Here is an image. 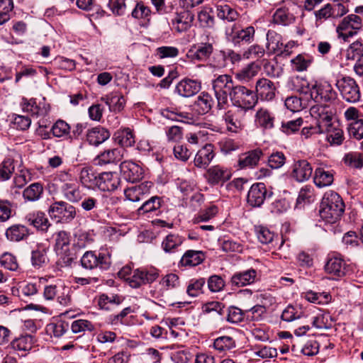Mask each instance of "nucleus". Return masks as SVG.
I'll return each instance as SVG.
<instances>
[{"label":"nucleus","mask_w":363,"mask_h":363,"mask_svg":"<svg viewBox=\"0 0 363 363\" xmlns=\"http://www.w3.org/2000/svg\"><path fill=\"white\" fill-rule=\"evenodd\" d=\"M344 210V202L338 194L333 191L325 193L319 211L320 216L323 220L328 223H336Z\"/></svg>","instance_id":"nucleus-1"},{"label":"nucleus","mask_w":363,"mask_h":363,"mask_svg":"<svg viewBox=\"0 0 363 363\" xmlns=\"http://www.w3.org/2000/svg\"><path fill=\"white\" fill-rule=\"evenodd\" d=\"M311 116L315 121L316 130L319 134L324 133L325 130L335 125L333 121V113L327 106H314L310 111Z\"/></svg>","instance_id":"nucleus-2"},{"label":"nucleus","mask_w":363,"mask_h":363,"mask_svg":"<svg viewBox=\"0 0 363 363\" xmlns=\"http://www.w3.org/2000/svg\"><path fill=\"white\" fill-rule=\"evenodd\" d=\"M362 27L361 18L356 14H350L342 19L336 28L338 37L346 40L357 33Z\"/></svg>","instance_id":"nucleus-3"},{"label":"nucleus","mask_w":363,"mask_h":363,"mask_svg":"<svg viewBox=\"0 0 363 363\" xmlns=\"http://www.w3.org/2000/svg\"><path fill=\"white\" fill-rule=\"evenodd\" d=\"M80 261L82 267L86 269L99 268L106 270L111 265L109 256L95 251L86 252Z\"/></svg>","instance_id":"nucleus-4"},{"label":"nucleus","mask_w":363,"mask_h":363,"mask_svg":"<svg viewBox=\"0 0 363 363\" xmlns=\"http://www.w3.org/2000/svg\"><path fill=\"white\" fill-rule=\"evenodd\" d=\"M49 213L57 221L69 223L74 218L76 209L73 206L65 201H57L50 206Z\"/></svg>","instance_id":"nucleus-5"},{"label":"nucleus","mask_w":363,"mask_h":363,"mask_svg":"<svg viewBox=\"0 0 363 363\" xmlns=\"http://www.w3.org/2000/svg\"><path fill=\"white\" fill-rule=\"evenodd\" d=\"M20 106L23 112L28 113L32 116H45L50 111V105L45 101V98L43 99V101L38 103H37L36 99L23 98Z\"/></svg>","instance_id":"nucleus-6"},{"label":"nucleus","mask_w":363,"mask_h":363,"mask_svg":"<svg viewBox=\"0 0 363 363\" xmlns=\"http://www.w3.org/2000/svg\"><path fill=\"white\" fill-rule=\"evenodd\" d=\"M244 114L245 110L238 108H234L225 113L223 118L228 131L238 133L243 128L242 118Z\"/></svg>","instance_id":"nucleus-7"},{"label":"nucleus","mask_w":363,"mask_h":363,"mask_svg":"<svg viewBox=\"0 0 363 363\" xmlns=\"http://www.w3.org/2000/svg\"><path fill=\"white\" fill-rule=\"evenodd\" d=\"M325 270L333 277V279H336L345 276L349 272L350 267L342 258L333 257L326 262Z\"/></svg>","instance_id":"nucleus-8"},{"label":"nucleus","mask_w":363,"mask_h":363,"mask_svg":"<svg viewBox=\"0 0 363 363\" xmlns=\"http://www.w3.org/2000/svg\"><path fill=\"white\" fill-rule=\"evenodd\" d=\"M158 276V273L155 271L135 269L129 278H127L126 282L130 287L136 289L143 284L153 282Z\"/></svg>","instance_id":"nucleus-9"},{"label":"nucleus","mask_w":363,"mask_h":363,"mask_svg":"<svg viewBox=\"0 0 363 363\" xmlns=\"http://www.w3.org/2000/svg\"><path fill=\"white\" fill-rule=\"evenodd\" d=\"M153 184L151 182H145L137 186H133L124 190L125 198L133 202L143 200L150 193Z\"/></svg>","instance_id":"nucleus-10"},{"label":"nucleus","mask_w":363,"mask_h":363,"mask_svg":"<svg viewBox=\"0 0 363 363\" xmlns=\"http://www.w3.org/2000/svg\"><path fill=\"white\" fill-rule=\"evenodd\" d=\"M267 196V190L263 183H257L252 185L248 194L247 201L252 207H259L262 205Z\"/></svg>","instance_id":"nucleus-11"},{"label":"nucleus","mask_w":363,"mask_h":363,"mask_svg":"<svg viewBox=\"0 0 363 363\" xmlns=\"http://www.w3.org/2000/svg\"><path fill=\"white\" fill-rule=\"evenodd\" d=\"M120 169L123 178L127 182L134 183L143 178V169L132 161H123L120 165Z\"/></svg>","instance_id":"nucleus-12"},{"label":"nucleus","mask_w":363,"mask_h":363,"mask_svg":"<svg viewBox=\"0 0 363 363\" xmlns=\"http://www.w3.org/2000/svg\"><path fill=\"white\" fill-rule=\"evenodd\" d=\"M33 344V336L26 335L13 339L9 346L18 355L25 357L32 350Z\"/></svg>","instance_id":"nucleus-13"},{"label":"nucleus","mask_w":363,"mask_h":363,"mask_svg":"<svg viewBox=\"0 0 363 363\" xmlns=\"http://www.w3.org/2000/svg\"><path fill=\"white\" fill-rule=\"evenodd\" d=\"M231 172L228 168L216 165L210 167L207 171V179L211 184H223L230 179Z\"/></svg>","instance_id":"nucleus-14"},{"label":"nucleus","mask_w":363,"mask_h":363,"mask_svg":"<svg viewBox=\"0 0 363 363\" xmlns=\"http://www.w3.org/2000/svg\"><path fill=\"white\" fill-rule=\"evenodd\" d=\"M121 179L116 173L103 172L98 174L97 188L104 191L116 190L120 184Z\"/></svg>","instance_id":"nucleus-15"},{"label":"nucleus","mask_w":363,"mask_h":363,"mask_svg":"<svg viewBox=\"0 0 363 363\" xmlns=\"http://www.w3.org/2000/svg\"><path fill=\"white\" fill-rule=\"evenodd\" d=\"M194 48L195 50H189L186 54L187 57L191 61H205L213 51V47L209 43H200L197 47L194 46Z\"/></svg>","instance_id":"nucleus-16"},{"label":"nucleus","mask_w":363,"mask_h":363,"mask_svg":"<svg viewBox=\"0 0 363 363\" xmlns=\"http://www.w3.org/2000/svg\"><path fill=\"white\" fill-rule=\"evenodd\" d=\"M311 165L306 160H299L294 163L291 176L297 182H302L308 180L312 174Z\"/></svg>","instance_id":"nucleus-17"},{"label":"nucleus","mask_w":363,"mask_h":363,"mask_svg":"<svg viewBox=\"0 0 363 363\" xmlns=\"http://www.w3.org/2000/svg\"><path fill=\"white\" fill-rule=\"evenodd\" d=\"M257 277V272L254 269H250L246 271L237 272L231 277V284L238 287L245 286L253 284Z\"/></svg>","instance_id":"nucleus-18"},{"label":"nucleus","mask_w":363,"mask_h":363,"mask_svg":"<svg viewBox=\"0 0 363 363\" xmlns=\"http://www.w3.org/2000/svg\"><path fill=\"white\" fill-rule=\"evenodd\" d=\"M125 150L121 147L107 150L101 153L96 159L99 165L118 162L124 157Z\"/></svg>","instance_id":"nucleus-19"},{"label":"nucleus","mask_w":363,"mask_h":363,"mask_svg":"<svg viewBox=\"0 0 363 363\" xmlns=\"http://www.w3.org/2000/svg\"><path fill=\"white\" fill-rule=\"evenodd\" d=\"M214 104L213 98L208 92H202L196 96L192 105L193 109L199 115L208 113Z\"/></svg>","instance_id":"nucleus-20"},{"label":"nucleus","mask_w":363,"mask_h":363,"mask_svg":"<svg viewBox=\"0 0 363 363\" xmlns=\"http://www.w3.org/2000/svg\"><path fill=\"white\" fill-rule=\"evenodd\" d=\"M214 157L213 146L206 144L196 153L194 157V164L199 168H206Z\"/></svg>","instance_id":"nucleus-21"},{"label":"nucleus","mask_w":363,"mask_h":363,"mask_svg":"<svg viewBox=\"0 0 363 363\" xmlns=\"http://www.w3.org/2000/svg\"><path fill=\"white\" fill-rule=\"evenodd\" d=\"M59 188L63 196L70 202H78L82 199L79 186L76 180L69 184L60 185Z\"/></svg>","instance_id":"nucleus-22"},{"label":"nucleus","mask_w":363,"mask_h":363,"mask_svg":"<svg viewBox=\"0 0 363 363\" xmlns=\"http://www.w3.org/2000/svg\"><path fill=\"white\" fill-rule=\"evenodd\" d=\"M263 153L260 149H255L240 156L238 165L240 168L254 167L257 166Z\"/></svg>","instance_id":"nucleus-23"},{"label":"nucleus","mask_w":363,"mask_h":363,"mask_svg":"<svg viewBox=\"0 0 363 363\" xmlns=\"http://www.w3.org/2000/svg\"><path fill=\"white\" fill-rule=\"evenodd\" d=\"M55 250L58 255H67L69 250L70 235L65 231L60 230L54 235Z\"/></svg>","instance_id":"nucleus-24"},{"label":"nucleus","mask_w":363,"mask_h":363,"mask_svg":"<svg viewBox=\"0 0 363 363\" xmlns=\"http://www.w3.org/2000/svg\"><path fill=\"white\" fill-rule=\"evenodd\" d=\"M110 132L101 127H96L89 130L86 140L90 145L97 146L109 138Z\"/></svg>","instance_id":"nucleus-25"},{"label":"nucleus","mask_w":363,"mask_h":363,"mask_svg":"<svg viewBox=\"0 0 363 363\" xmlns=\"http://www.w3.org/2000/svg\"><path fill=\"white\" fill-rule=\"evenodd\" d=\"M205 259L204 253L198 250H187L182 256L180 263L182 266L195 267L201 263Z\"/></svg>","instance_id":"nucleus-26"},{"label":"nucleus","mask_w":363,"mask_h":363,"mask_svg":"<svg viewBox=\"0 0 363 363\" xmlns=\"http://www.w3.org/2000/svg\"><path fill=\"white\" fill-rule=\"evenodd\" d=\"M216 9L217 16L222 20L233 22L238 18L239 13L238 11L223 2L218 3L216 5Z\"/></svg>","instance_id":"nucleus-27"},{"label":"nucleus","mask_w":363,"mask_h":363,"mask_svg":"<svg viewBox=\"0 0 363 363\" xmlns=\"http://www.w3.org/2000/svg\"><path fill=\"white\" fill-rule=\"evenodd\" d=\"M26 220L30 225L42 231L47 230L50 226L49 220L45 214L40 211L28 214Z\"/></svg>","instance_id":"nucleus-28"},{"label":"nucleus","mask_w":363,"mask_h":363,"mask_svg":"<svg viewBox=\"0 0 363 363\" xmlns=\"http://www.w3.org/2000/svg\"><path fill=\"white\" fill-rule=\"evenodd\" d=\"M313 180L315 184L320 188L328 186L333 182L334 174L333 171L319 167L315 170Z\"/></svg>","instance_id":"nucleus-29"},{"label":"nucleus","mask_w":363,"mask_h":363,"mask_svg":"<svg viewBox=\"0 0 363 363\" xmlns=\"http://www.w3.org/2000/svg\"><path fill=\"white\" fill-rule=\"evenodd\" d=\"M6 237L13 242H19L28 236V228L23 225H13L6 230Z\"/></svg>","instance_id":"nucleus-30"},{"label":"nucleus","mask_w":363,"mask_h":363,"mask_svg":"<svg viewBox=\"0 0 363 363\" xmlns=\"http://www.w3.org/2000/svg\"><path fill=\"white\" fill-rule=\"evenodd\" d=\"M102 100L105 101L111 111L115 112L121 111L125 104V99L120 92H112L106 98H102Z\"/></svg>","instance_id":"nucleus-31"},{"label":"nucleus","mask_w":363,"mask_h":363,"mask_svg":"<svg viewBox=\"0 0 363 363\" xmlns=\"http://www.w3.org/2000/svg\"><path fill=\"white\" fill-rule=\"evenodd\" d=\"M267 49L269 54H278L280 49H282L283 43L281 41V36L276 31L269 30L267 33Z\"/></svg>","instance_id":"nucleus-32"},{"label":"nucleus","mask_w":363,"mask_h":363,"mask_svg":"<svg viewBox=\"0 0 363 363\" xmlns=\"http://www.w3.org/2000/svg\"><path fill=\"white\" fill-rule=\"evenodd\" d=\"M79 180L88 189L97 188L98 175L89 167H83L79 174Z\"/></svg>","instance_id":"nucleus-33"},{"label":"nucleus","mask_w":363,"mask_h":363,"mask_svg":"<svg viewBox=\"0 0 363 363\" xmlns=\"http://www.w3.org/2000/svg\"><path fill=\"white\" fill-rule=\"evenodd\" d=\"M113 138L116 143L122 147H130L135 142L133 133L129 128L117 130L113 135Z\"/></svg>","instance_id":"nucleus-34"},{"label":"nucleus","mask_w":363,"mask_h":363,"mask_svg":"<svg viewBox=\"0 0 363 363\" xmlns=\"http://www.w3.org/2000/svg\"><path fill=\"white\" fill-rule=\"evenodd\" d=\"M123 299L118 295L111 294L108 296L107 294H101L98 298V306L101 309L109 311L114 308L116 306L121 304Z\"/></svg>","instance_id":"nucleus-35"},{"label":"nucleus","mask_w":363,"mask_h":363,"mask_svg":"<svg viewBox=\"0 0 363 363\" xmlns=\"http://www.w3.org/2000/svg\"><path fill=\"white\" fill-rule=\"evenodd\" d=\"M324 133L326 134V140L332 146L340 145L345 140L343 130L336 124L325 130Z\"/></svg>","instance_id":"nucleus-36"},{"label":"nucleus","mask_w":363,"mask_h":363,"mask_svg":"<svg viewBox=\"0 0 363 363\" xmlns=\"http://www.w3.org/2000/svg\"><path fill=\"white\" fill-rule=\"evenodd\" d=\"M43 193V186L40 183L35 182L29 185L23 191V197L28 201H36L39 200Z\"/></svg>","instance_id":"nucleus-37"},{"label":"nucleus","mask_w":363,"mask_h":363,"mask_svg":"<svg viewBox=\"0 0 363 363\" xmlns=\"http://www.w3.org/2000/svg\"><path fill=\"white\" fill-rule=\"evenodd\" d=\"M69 324L65 321L59 320L47 325L46 332L51 337L57 338L63 336L69 330Z\"/></svg>","instance_id":"nucleus-38"},{"label":"nucleus","mask_w":363,"mask_h":363,"mask_svg":"<svg viewBox=\"0 0 363 363\" xmlns=\"http://www.w3.org/2000/svg\"><path fill=\"white\" fill-rule=\"evenodd\" d=\"M183 238L178 235L169 234L162 242V247L166 252H172L183 242Z\"/></svg>","instance_id":"nucleus-39"},{"label":"nucleus","mask_w":363,"mask_h":363,"mask_svg":"<svg viewBox=\"0 0 363 363\" xmlns=\"http://www.w3.org/2000/svg\"><path fill=\"white\" fill-rule=\"evenodd\" d=\"M343 161L347 166L352 168L361 169L363 167V156L359 152H351L347 153L344 156Z\"/></svg>","instance_id":"nucleus-40"},{"label":"nucleus","mask_w":363,"mask_h":363,"mask_svg":"<svg viewBox=\"0 0 363 363\" xmlns=\"http://www.w3.org/2000/svg\"><path fill=\"white\" fill-rule=\"evenodd\" d=\"M213 88L215 91H223L224 89L232 91L234 86L230 76L227 74L220 75L213 81Z\"/></svg>","instance_id":"nucleus-41"},{"label":"nucleus","mask_w":363,"mask_h":363,"mask_svg":"<svg viewBox=\"0 0 363 363\" xmlns=\"http://www.w3.org/2000/svg\"><path fill=\"white\" fill-rule=\"evenodd\" d=\"M218 213V208L216 206H211L206 209L200 211L193 218L194 224L201 222H206L213 218Z\"/></svg>","instance_id":"nucleus-42"},{"label":"nucleus","mask_w":363,"mask_h":363,"mask_svg":"<svg viewBox=\"0 0 363 363\" xmlns=\"http://www.w3.org/2000/svg\"><path fill=\"white\" fill-rule=\"evenodd\" d=\"M256 122L264 128H272L274 125V117L268 111L260 109L256 114Z\"/></svg>","instance_id":"nucleus-43"},{"label":"nucleus","mask_w":363,"mask_h":363,"mask_svg":"<svg viewBox=\"0 0 363 363\" xmlns=\"http://www.w3.org/2000/svg\"><path fill=\"white\" fill-rule=\"evenodd\" d=\"M71 289L64 284L60 283V288L56 296L57 302L62 306H68L71 304Z\"/></svg>","instance_id":"nucleus-44"},{"label":"nucleus","mask_w":363,"mask_h":363,"mask_svg":"<svg viewBox=\"0 0 363 363\" xmlns=\"http://www.w3.org/2000/svg\"><path fill=\"white\" fill-rule=\"evenodd\" d=\"M213 347L218 351L229 350L235 347V341L230 336H221L214 340Z\"/></svg>","instance_id":"nucleus-45"},{"label":"nucleus","mask_w":363,"mask_h":363,"mask_svg":"<svg viewBox=\"0 0 363 363\" xmlns=\"http://www.w3.org/2000/svg\"><path fill=\"white\" fill-rule=\"evenodd\" d=\"M260 69V65L255 63L252 62L249 64L246 67L241 69L240 72L237 73V77L238 79L242 80L249 79L254 76H255Z\"/></svg>","instance_id":"nucleus-46"},{"label":"nucleus","mask_w":363,"mask_h":363,"mask_svg":"<svg viewBox=\"0 0 363 363\" xmlns=\"http://www.w3.org/2000/svg\"><path fill=\"white\" fill-rule=\"evenodd\" d=\"M304 297L307 301L318 304L327 303L330 299L328 293H316L313 291L306 292Z\"/></svg>","instance_id":"nucleus-47"},{"label":"nucleus","mask_w":363,"mask_h":363,"mask_svg":"<svg viewBox=\"0 0 363 363\" xmlns=\"http://www.w3.org/2000/svg\"><path fill=\"white\" fill-rule=\"evenodd\" d=\"M70 129L71 128L67 122L58 120L54 123L51 130L54 136L60 138L69 135L70 134Z\"/></svg>","instance_id":"nucleus-48"},{"label":"nucleus","mask_w":363,"mask_h":363,"mask_svg":"<svg viewBox=\"0 0 363 363\" xmlns=\"http://www.w3.org/2000/svg\"><path fill=\"white\" fill-rule=\"evenodd\" d=\"M347 129L350 135L353 138L358 140L363 139V119L352 121Z\"/></svg>","instance_id":"nucleus-49"},{"label":"nucleus","mask_w":363,"mask_h":363,"mask_svg":"<svg viewBox=\"0 0 363 363\" xmlns=\"http://www.w3.org/2000/svg\"><path fill=\"white\" fill-rule=\"evenodd\" d=\"M161 206V198L159 196H152L138 208L139 213H149L159 209Z\"/></svg>","instance_id":"nucleus-50"},{"label":"nucleus","mask_w":363,"mask_h":363,"mask_svg":"<svg viewBox=\"0 0 363 363\" xmlns=\"http://www.w3.org/2000/svg\"><path fill=\"white\" fill-rule=\"evenodd\" d=\"M201 89L200 82L189 79L181 81L176 86V91H199Z\"/></svg>","instance_id":"nucleus-51"},{"label":"nucleus","mask_w":363,"mask_h":363,"mask_svg":"<svg viewBox=\"0 0 363 363\" xmlns=\"http://www.w3.org/2000/svg\"><path fill=\"white\" fill-rule=\"evenodd\" d=\"M48 261L46 250L45 249H37L32 252L31 262L36 268L41 267Z\"/></svg>","instance_id":"nucleus-52"},{"label":"nucleus","mask_w":363,"mask_h":363,"mask_svg":"<svg viewBox=\"0 0 363 363\" xmlns=\"http://www.w3.org/2000/svg\"><path fill=\"white\" fill-rule=\"evenodd\" d=\"M71 329L73 333H78L85 331H92L94 329V326L89 320L79 319L72 322Z\"/></svg>","instance_id":"nucleus-53"},{"label":"nucleus","mask_w":363,"mask_h":363,"mask_svg":"<svg viewBox=\"0 0 363 363\" xmlns=\"http://www.w3.org/2000/svg\"><path fill=\"white\" fill-rule=\"evenodd\" d=\"M240 96L242 100L240 106L245 109H250L255 106L257 102V96L256 92H240Z\"/></svg>","instance_id":"nucleus-54"},{"label":"nucleus","mask_w":363,"mask_h":363,"mask_svg":"<svg viewBox=\"0 0 363 363\" xmlns=\"http://www.w3.org/2000/svg\"><path fill=\"white\" fill-rule=\"evenodd\" d=\"M32 179L31 173L28 169H21L13 179L14 186L21 189Z\"/></svg>","instance_id":"nucleus-55"},{"label":"nucleus","mask_w":363,"mask_h":363,"mask_svg":"<svg viewBox=\"0 0 363 363\" xmlns=\"http://www.w3.org/2000/svg\"><path fill=\"white\" fill-rule=\"evenodd\" d=\"M313 189L311 186H306L300 190L296 200V205L310 203L313 201Z\"/></svg>","instance_id":"nucleus-56"},{"label":"nucleus","mask_w":363,"mask_h":363,"mask_svg":"<svg viewBox=\"0 0 363 363\" xmlns=\"http://www.w3.org/2000/svg\"><path fill=\"white\" fill-rule=\"evenodd\" d=\"M294 68L297 72H303L307 69L311 63L309 57H306L302 55H298L295 58L291 60Z\"/></svg>","instance_id":"nucleus-57"},{"label":"nucleus","mask_w":363,"mask_h":363,"mask_svg":"<svg viewBox=\"0 0 363 363\" xmlns=\"http://www.w3.org/2000/svg\"><path fill=\"white\" fill-rule=\"evenodd\" d=\"M265 54L264 49L259 45H252L243 53L246 59H260Z\"/></svg>","instance_id":"nucleus-58"},{"label":"nucleus","mask_w":363,"mask_h":363,"mask_svg":"<svg viewBox=\"0 0 363 363\" xmlns=\"http://www.w3.org/2000/svg\"><path fill=\"white\" fill-rule=\"evenodd\" d=\"M292 16L285 9H279L273 15V21L277 24L287 25L292 21Z\"/></svg>","instance_id":"nucleus-59"},{"label":"nucleus","mask_w":363,"mask_h":363,"mask_svg":"<svg viewBox=\"0 0 363 363\" xmlns=\"http://www.w3.org/2000/svg\"><path fill=\"white\" fill-rule=\"evenodd\" d=\"M198 19L202 27L211 28L214 25V18L211 11L205 9L198 13Z\"/></svg>","instance_id":"nucleus-60"},{"label":"nucleus","mask_w":363,"mask_h":363,"mask_svg":"<svg viewBox=\"0 0 363 363\" xmlns=\"http://www.w3.org/2000/svg\"><path fill=\"white\" fill-rule=\"evenodd\" d=\"M363 51V43L360 41L352 43L347 49L345 57L348 60H354Z\"/></svg>","instance_id":"nucleus-61"},{"label":"nucleus","mask_w":363,"mask_h":363,"mask_svg":"<svg viewBox=\"0 0 363 363\" xmlns=\"http://www.w3.org/2000/svg\"><path fill=\"white\" fill-rule=\"evenodd\" d=\"M160 284L166 289H175L179 286V279L175 274H168L162 279Z\"/></svg>","instance_id":"nucleus-62"},{"label":"nucleus","mask_w":363,"mask_h":363,"mask_svg":"<svg viewBox=\"0 0 363 363\" xmlns=\"http://www.w3.org/2000/svg\"><path fill=\"white\" fill-rule=\"evenodd\" d=\"M286 162V157L283 152H273L269 157L268 163L272 169H279L282 167Z\"/></svg>","instance_id":"nucleus-63"},{"label":"nucleus","mask_w":363,"mask_h":363,"mask_svg":"<svg viewBox=\"0 0 363 363\" xmlns=\"http://www.w3.org/2000/svg\"><path fill=\"white\" fill-rule=\"evenodd\" d=\"M0 262L6 269L11 271H15L18 267L16 258L10 253H4L1 257Z\"/></svg>","instance_id":"nucleus-64"}]
</instances>
